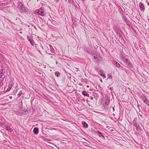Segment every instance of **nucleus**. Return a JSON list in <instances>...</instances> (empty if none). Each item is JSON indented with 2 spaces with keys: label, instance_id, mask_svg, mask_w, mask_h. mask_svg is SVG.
I'll use <instances>...</instances> for the list:
<instances>
[{
  "label": "nucleus",
  "instance_id": "19",
  "mask_svg": "<svg viewBox=\"0 0 149 149\" xmlns=\"http://www.w3.org/2000/svg\"><path fill=\"white\" fill-rule=\"evenodd\" d=\"M22 94V91H20L19 93L17 94V95L18 97L21 96V95Z\"/></svg>",
  "mask_w": 149,
  "mask_h": 149
},
{
  "label": "nucleus",
  "instance_id": "18",
  "mask_svg": "<svg viewBox=\"0 0 149 149\" xmlns=\"http://www.w3.org/2000/svg\"><path fill=\"white\" fill-rule=\"evenodd\" d=\"M101 58L99 56H98V59L96 60V63H98L101 61Z\"/></svg>",
  "mask_w": 149,
  "mask_h": 149
},
{
  "label": "nucleus",
  "instance_id": "23",
  "mask_svg": "<svg viewBox=\"0 0 149 149\" xmlns=\"http://www.w3.org/2000/svg\"><path fill=\"white\" fill-rule=\"evenodd\" d=\"M108 78L109 79H111L112 78V76H111V75L110 74H109L108 75Z\"/></svg>",
  "mask_w": 149,
  "mask_h": 149
},
{
  "label": "nucleus",
  "instance_id": "15",
  "mask_svg": "<svg viewBox=\"0 0 149 149\" xmlns=\"http://www.w3.org/2000/svg\"><path fill=\"white\" fill-rule=\"evenodd\" d=\"M82 94L85 96H89V95L85 91H84L82 92Z\"/></svg>",
  "mask_w": 149,
  "mask_h": 149
},
{
  "label": "nucleus",
  "instance_id": "17",
  "mask_svg": "<svg viewBox=\"0 0 149 149\" xmlns=\"http://www.w3.org/2000/svg\"><path fill=\"white\" fill-rule=\"evenodd\" d=\"M55 74L57 77H59L60 76V73L58 72H55Z\"/></svg>",
  "mask_w": 149,
  "mask_h": 149
},
{
  "label": "nucleus",
  "instance_id": "30",
  "mask_svg": "<svg viewBox=\"0 0 149 149\" xmlns=\"http://www.w3.org/2000/svg\"><path fill=\"white\" fill-rule=\"evenodd\" d=\"M21 102V104H22V101Z\"/></svg>",
  "mask_w": 149,
  "mask_h": 149
},
{
  "label": "nucleus",
  "instance_id": "11",
  "mask_svg": "<svg viewBox=\"0 0 149 149\" xmlns=\"http://www.w3.org/2000/svg\"><path fill=\"white\" fill-rule=\"evenodd\" d=\"M113 29L116 32L117 34H118V33L119 31V29L117 26L114 25L113 27Z\"/></svg>",
  "mask_w": 149,
  "mask_h": 149
},
{
  "label": "nucleus",
  "instance_id": "2",
  "mask_svg": "<svg viewBox=\"0 0 149 149\" xmlns=\"http://www.w3.org/2000/svg\"><path fill=\"white\" fill-rule=\"evenodd\" d=\"M38 13L42 16H45L46 14L45 10L43 8H41L38 10Z\"/></svg>",
  "mask_w": 149,
  "mask_h": 149
},
{
  "label": "nucleus",
  "instance_id": "4",
  "mask_svg": "<svg viewBox=\"0 0 149 149\" xmlns=\"http://www.w3.org/2000/svg\"><path fill=\"white\" fill-rule=\"evenodd\" d=\"M19 8H20V10L22 12L24 13H26L27 12V11L26 8L22 4H19Z\"/></svg>",
  "mask_w": 149,
  "mask_h": 149
},
{
  "label": "nucleus",
  "instance_id": "26",
  "mask_svg": "<svg viewBox=\"0 0 149 149\" xmlns=\"http://www.w3.org/2000/svg\"><path fill=\"white\" fill-rule=\"evenodd\" d=\"M137 118H135L134 120V123H136Z\"/></svg>",
  "mask_w": 149,
  "mask_h": 149
},
{
  "label": "nucleus",
  "instance_id": "32",
  "mask_svg": "<svg viewBox=\"0 0 149 149\" xmlns=\"http://www.w3.org/2000/svg\"><path fill=\"white\" fill-rule=\"evenodd\" d=\"M87 87H89V86H87Z\"/></svg>",
  "mask_w": 149,
  "mask_h": 149
},
{
  "label": "nucleus",
  "instance_id": "34",
  "mask_svg": "<svg viewBox=\"0 0 149 149\" xmlns=\"http://www.w3.org/2000/svg\"><path fill=\"white\" fill-rule=\"evenodd\" d=\"M101 81L102 82V80H101Z\"/></svg>",
  "mask_w": 149,
  "mask_h": 149
},
{
  "label": "nucleus",
  "instance_id": "1",
  "mask_svg": "<svg viewBox=\"0 0 149 149\" xmlns=\"http://www.w3.org/2000/svg\"><path fill=\"white\" fill-rule=\"evenodd\" d=\"M120 58L123 62L126 67L130 69L133 68V65L125 56L124 55H122L120 57Z\"/></svg>",
  "mask_w": 149,
  "mask_h": 149
},
{
  "label": "nucleus",
  "instance_id": "16",
  "mask_svg": "<svg viewBox=\"0 0 149 149\" xmlns=\"http://www.w3.org/2000/svg\"><path fill=\"white\" fill-rule=\"evenodd\" d=\"M82 124L83 127L85 128H87L88 127V125L85 122L82 123Z\"/></svg>",
  "mask_w": 149,
  "mask_h": 149
},
{
  "label": "nucleus",
  "instance_id": "25",
  "mask_svg": "<svg viewBox=\"0 0 149 149\" xmlns=\"http://www.w3.org/2000/svg\"><path fill=\"white\" fill-rule=\"evenodd\" d=\"M138 124H137L136 123H134L133 124V125L135 127L137 125H138Z\"/></svg>",
  "mask_w": 149,
  "mask_h": 149
},
{
  "label": "nucleus",
  "instance_id": "28",
  "mask_svg": "<svg viewBox=\"0 0 149 149\" xmlns=\"http://www.w3.org/2000/svg\"><path fill=\"white\" fill-rule=\"evenodd\" d=\"M91 100H93V98L92 97H91Z\"/></svg>",
  "mask_w": 149,
  "mask_h": 149
},
{
  "label": "nucleus",
  "instance_id": "8",
  "mask_svg": "<svg viewBox=\"0 0 149 149\" xmlns=\"http://www.w3.org/2000/svg\"><path fill=\"white\" fill-rule=\"evenodd\" d=\"M113 64L115 65V66L117 67L120 68L121 65L118 62L116 61H114L113 62Z\"/></svg>",
  "mask_w": 149,
  "mask_h": 149
},
{
  "label": "nucleus",
  "instance_id": "27",
  "mask_svg": "<svg viewBox=\"0 0 149 149\" xmlns=\"http://www.w3.org/2000/svg\"><path fill=\"white\" fill-rule=\"evenodd\" d=\"M102 76L103 77V78L104 79V78H106V77H105V75H102Z\"/></svg>",
  "mask_w": 149,
  "mask_h": 149
},
{
  "label": "nucleus",
  "instance_id": "10",
  "mask_svg": "<svg viewBox=\"0 0 149 149\" xmlns=\"http://www.w3.org/2000/svg\"><path fill=\"white\" fill-rule=\"evenodd\" d=\"M5 128L6 130L10 132H11L13 131V130L10 128V126L8 125H6L5 127Z\"/></svg>",
  "mask_w": 149,
  "mask_h": 149
},
{
  "label": "nucleus",
  "instance_id": "13",
  "mask_svg": "<svg viewBox=\"0 0 149 149\" xmlns=\"http://www.w3.org/2000/svg\"><path fill=\"white\" fill-rule=\"evenodd\" d=\"M14 85V83L13 81L10 80L9 83L8 87L12 88Z\"/></svg>",
  "mask_w": 149,
  "mask_h": 149
},
{
  "label": "nucleus",
  "instance_id": "5",
  "mask_svg": "<svg viewBox=\"0 0 149 149\" xmlns=\"http://www.w3.org/2000/svg\"><path fill=\"white\" fill-rule=\"evenodd\" d=\"M139 5L140 10L142 11H144L145 10V7L143 4L141 2H140Z\"/></svg>",
  "mask_w": 149,
  "mask_h": 149
},
{
  "label": "nucleus",
  "instance_id": "7",
  "mask_svg": "<svg viewBox=\"0 0 149 149\" xmlns=\"http://www.w3.org/2000/svg\"><path fill=\"white\" fill-rule=\"evenodd\" d=\"M123 20L125 21L127 25H129L130 24V21H129L128 19H127L126 17L124 16L123 17Z\"/></svg>",
  "mask_w": 149,
  "mask_h": 149
},
{
  "label": "nucleus",
  "instance_id": "22",
  "mask_svg": "<svg viewBox=\"0 0 149 149\" xmlns=\"http://www.w3.org/2000/svg\"><path fill=\"white\" fill-rule=\"evenodd\" d=\"M98 56H94L93 57L94 58V59L95 60V62H96V60H97V59H98Z\"/></svg>",
  "mask_w": 149,
  "mask_h": 149
},
{
  "label": "nucleus",
  "instance_id": "14",
  "mask_svg": "<svg viewBox=\"0 0 149 149\" xmlns=\"http://www.w3.org/2000/svg\"><path fill=\"white\" fill-rule=\"evenodd\" d=\"M135 127L137 131L138 132H140L142 130L141 128L140 127V126L139 124L136 126Z\"/></svg>",
  "mask_w": 149,
  "mask_h": 149
},
{
  "label": "nucleus",
  "instance_id": "35",
  "mask_svg": "<svg viewBox=\"0 0 149 149\" xmlns=\"http://www.w3.org/2000/svg\"><path fill=\"white\" fill-rule=\"evenodd\" d=\"M54 1H56V0H54Z\"/></svg>",
  "mask_w": 149,
  "mask_h": 149
},
{
  "label": "nucleus",
  "instance_id": "21",
  "mask_svg": "<svg viewBox=\"0 0 149 149\" xmlns=\"http://www.w3.org/2000/svg\"><path fill=\"white\" fill-rule=\"evenodd\" d=\"M72 21L73 23V24H75L76 23V22L75 19L73 18H72Z\"/></svg>",
  "mask_w": 149,
  "mask_h": 149
},
{
  "label": "nucleus",
  "instance_id": "31",
  "mask_svg": "<svg viewBox=\"0 0 149 149\" xmlns=\"http://www.w3.org/2000/svg\"><path fill=\"white\" fill-rule=\"evenodd\" d=\"M113 111H114V108H113Z\"/></svg>",
  "mask_w": 149,
  "mask_h": 149
},
{
  "label": "nucleus",
  "instance_id": "29",
  "mask_svg": "<svg viewBox=\"0 0 149 149\" xmlns=\"http://www.w3.org/2000/svg\"><path fill=\"white\" fill-rule=\"evenodd\" d=\"M10 99H11L12 98V96H10Z\"/></svg>",
  "mask_w": 149,
  "mask_h": 149
},
{
  "label": "nucleus",
  "instance_id": "9",
  "mask_svg": "<svg viewBox=\"0 0 149 149\" xmlns=\"http://www.w3.org/2000/svg\"><path fill=\"white\" fill-rule=\"evenodd\" d=\"M27 39L29 41L31 44L33 45L34 43V41L33 40L31 39V38L28 36H27Z\"/></svg>",
  "mask_w": 149,
  "mask_h": 149
},
{
  "label": "nucleus",
  "instance_id": "24",
  "mask_svg": "<svg viewBox=\"0 0 149 149\" xmlns=\"http://www.w3.org/2000/svg\"><path fill=\"white\" fill-rule=\"evenodd\" d=\"M11 88L10 87H8V88H7V90H6V91H9L10 89H11Z\"/></svg>",
  "mask_w": 149,
  "mask_h": 149
},
{
  "label": "nucleus",
  "instance_id": "6",
  "mask_svg": "<svg viewBox=\"0 0 149 149\" xmlns=\"http://www.w3.org/2000/svg\"><path fill=\"white\" fill-rule=\"evenodd\" d=\"M97 135L100 137L102 138L103 139H105V137L99 131H97L96 132Z\"/></svg>",
  "mask_w": 149,
  "mask_h": 149
},
{
  "label": "nucleus",
  "instance_id": "20",
  "mask_svg": "<svg viewBox=\"0 0 149 149\" xmlns=\"http://www.w3.org/2000/svg\"><path fill=\"white\" fill-rule=\"evenodd\" d=\"M102 70H101L98 72V74L101 76H102Z\"/></svg>",
  "mask_w": 149,
  "mask_h": 149
},
{
  "label": "nucleus",
  "instance_id": "33",
  "mask_svg": "<svg viewBox=\"0 0 149 149\" xmlns=\"http://www.w3.org/2000/svg\"><path fill=\"white\" fill-rule=\"evenodd\" d=\"M56 64H57V61L56 62Z\"/></svg>",
  "mask_w": 149,
  "mask_h": 149
},
{
  "label": "nucleus",
  "instance_id": "12",
  "mask_svg": "<svg viewBox=\"0 0 149 149\" xmlns=\"http://www.w3.org/2000/svg\"><path fill=\"white\" fill-rule=\"evenodd\" d=\"M33 132L35 134H38L39 132L38 128L36 127L34 128L33 130Z\"/></svg>",
  "mask_w": 149,
  "mask_h": 149
},
{
  "label": "nucleus",
  "instance_id": "3",
  "mask_svg": "<svg viewBox=\"0 0 149 149\" xmlns=\"http://www.w3.org/2000/svg\"><path fill=\"white\" fill-rule=\"evenodd\" d=\"M140 98L145 104L147 105L149 107V101L144 95L141 96Z\"/></svg>",
  "mask_w": 149,
  "mask_h": 149
}]
</instances>
